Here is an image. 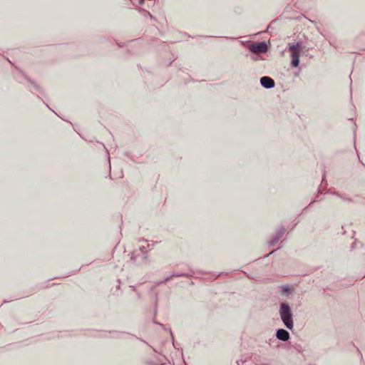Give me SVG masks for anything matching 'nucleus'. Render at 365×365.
Wrapping results in <instances>:
<instances>
[{
	"label": "nucleus",
	"instance_id": "obj_4",
	"mask_svg": "<svg viewBox=\"0 0 365 365\" xmlns=\"http://www.w3.org/2000/svg\"><path fill=\"white\" fill-rule=\"evenodd\" d=\"M285 229L284 227H279L276 233L272 237V240L269 242V246H274L279 239L284 235Z\"/></svg>",
	"mask_w": 365,
	"mask_h": 365
},
{
	"label": "nucleus",
	"instance_id": "obj_3",
	"mask_svg": "<svg viewBox=\"0 0 365 365\" xmlns=\"http://www.w3.org/2000/svg\"><path fill=\"white\" fill-rule=\"evenodd\" d=\"M261 86L267 89H270L274 87V81L269 76H263L260 78Z\"/></svg>",
	"mask_w": 365,
	"mask_h": 365
},
{
	"label": "nucleus",
	"instance_id": "obj_8",
	"mask_svg": "<svg viewBox=\"0 0 365 365\" xmlns=\"http://www.w3.org/2000/svg\"><path fill=\"white\" fill-rule=\"evenodd\" d=\"M153 244H152V245H150L149 243H148V244H147V247H145V246H143H143H140V247H139V250H140L143 252V255L142 256V258H143V259H146V255H145V254L147 252L148 249H149V250H150V249H151V248L153 247Z\"/></svg>",
	"mask_w": 365,
	"mask_h": 365
},
{
	"label": "nucleus",
	"instance_id": "obj_1",
	"mask_svg": "<svg viewBox=\"0 0 365 365\" xmlns=\"http://www.w3.org/2000/svg\"><path fill=\"white\" fill-rule=\"evenodd\" d=\"M279 314L285 327L292 330L294 328L293 314L287 303L280 304Z\"/></svg>",
	"mask_w": 365,
	"mask_h": 365
},
{
	"label": "nucleus",
	"instance_id": "obj_6",
	"mask_svg": "<svg viewBox=\"0 0 365 365\" xmlns=\"http://www.w3.org/2000/svg\"><path fill=\"white\" fill-rule=\"evenodd\" d=\"M292 61L291 65L292 66L296 68L299 64V53L295 52L294 53H291Z\"/></svg>",
	"mask_w": 365,
	"mask_h": 365
},
{
	"label": "nucleus",
	"instance_id": "obj_7",
	"mask_svg": "<svg viewBox=\"0 0 365 365\" xmlns=\"http://www.w3.org/2000/svg\"><path fill=\"white\" fill-rule=\"evenodd\" d=\"M300 48V45L299 42L294 43H289V50L292 53H294L295 52H299Z\"/></svg>",
	"mask_w": 365,
	"mask_h": 365
},
{
	"label": "nucleus",
	"instance_id": "obj_2",
	"mask_svg": "<svg viewBox=\"0 0 365 365\" xmlns=\"http://www.w3.org/2000/svg\"><path fill=\"white\" fill-rule=\"evenodd\" d=\"M249 50L253 53H263L267 51V45L262 41L257 43H252L248 46Z\"/></svg>",
	"mask_w": 365,
	"mask_h": 365
},
{
	"label": "nucleus",
	"instance_id": "obj_5",
	"mask_svg": "<svg viewBox=\"0 0 365 365\" xmlns=\"http://www.w3.org/2000/svg\"><path fill=\"white\" fill-rule=\"evenodd\" d=\"M275 336L278 340L282 341H287L290 339L289 333L284 329H277Z\"/></svg>",
	"mask_w": 365,
	"mask_h": 365
},
{
	"label": "nucleus",
	"instance_id": "obj_13",
	"mask_svg": "<svg viewBox=\"0 0 365 365\" xmlns=\"http://www.w3.org/2000/svg\"><path fill=\"white\" fill-rule=\"evenodd\" d=\"M144 0H140V4H142L143 3Z\"/></svg>",
	"mask_w": 365,
	"mask_h": 365
},
{
	"label": "nucleus",
	"instance_id": "obj_10",
	"mask_svg": "<svg viewBox=\"0 0 365 365\" xmlns=\"http://www.w3.org/2000/svg\"><path fill=\"white\" fill-rule=\"evenodd\" d=\"M182 276H187L186 274H173L171 275L170 277H167L165 281H168L170 279H171L172 277H182Z\"/></svg>",
	"mask_w": 365,
	"mask_h": 365
},
{
	"label": "nucleus",
	"instance_id": "obj_12",
	"mask_svg": "<svg viewBox=\"0 0 365 365\" xmlns=\"http://www.w3.org/2000/svg\"><path fill=\"white\" fill-rule=\"evenodd\" d=\"M130 259L133 261H135V257H133V254L131 255Z\"/></svg>",
	"mask_w": 365,
	"mask_h": 365
},
{
	"label": "nucleus",
	"instance_id": "obj_9",
	"mask_svg": "<svg viewBox=\"0 0 365 365\" xmlns=\"http://www.w3.org/2000/svg\"><path fill=\"white\" fill-rule=\"evenodd\" d=\"M282 294H290L291 289L289 285H284L282 287Z\"/></svg>",
	"mask_w": 365,
	"mask_h": 365
},
{
	"label": "nucleus",
	"instance_id": "obj_11",
	"mask_svg": "<svg viewBox=\"0 0 365 365\" xmlns=\"http://www.w3.org/2000/svg\"><path fill=\"white\" fill-rule=\"evenodd\" d=\"M164 359H165V356H163V355H160L158 358V361L163 365V361H164Z\"/></svg>",
	"mask_w": 365,
	"mask_h": 365
}]
</instances>
